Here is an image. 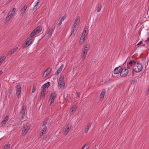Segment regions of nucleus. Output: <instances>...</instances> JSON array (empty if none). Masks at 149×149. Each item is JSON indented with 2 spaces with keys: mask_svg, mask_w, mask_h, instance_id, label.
I'll list each match as a JSON object with an SVG mask.
<instances>
[{
  "mask_svg": "<svg viewBox=\"0 0 149 149\" xmlns=\"http://www.w3.org/2000/svg\"><path fill=\"white\" fill-rule=\"evenodd\" d=\"M15 8H13L11 10L6 17V20L5 21V23L6 24L9 22L10 20V19L12 18L13 15L15 14Z\"/></svg>",
  "mask_w": 149,
  "mask_h": 149,
  "instance_id": "nucleus-1",
  "label": "nucleus"
},
{
  "mask_svg": "<svg viewBox=\"0 0 149 149\" xmlns=\"http://www.w3.org/2000/svg\"><path fill=\"white\" fill-rule=\"evenodd\" d=\"M65 84L64 77L63 76H61L58 82L59 89L61 90L63 89Z\"/></svg>",
  "mask_w": 149,
  "mask_h": 149,
  "instance_id": "nucleus-2",
  "label": "nucleus"
},
{
  "mask_svg": "<svg viewBox=\"0 0 149 149\" xmlns=\"http://www.w3.org/2000/svg\"><path fill=\"white\" fill-rule=\"evenodd\" d=\"M142 66L141 64L136 63L134 66L133 67V70L136 72H140L142 69Z\"/></svg>",
  "mask_w": 149,
  "mask_h": 149,
  "instance_id": "nucleus-3",
  "label": "nucleus"
},
{
  "mask_svg": "<svg viewBox=\"0 0 149 149\" xmlns=\"http://www.w3.org/2000/svg\"><path fill=\"white\" fill-rule=\"evenodd\" d=\"M30 124L28 123L25 124L23 128L22 134L24 135H26L30 129Z\"/></svg>",
  "mask_w": 149,
  "mask_h": 149,
  "instance_id": "nucleus-4",
  "label": "nucleus"
},
{
  "mask_svg": "<svg viewBox=\"0 0 149 149\" xmlns=\"http://www.w3.org/2000/svg\"><path fill=\"white\" fill-rule=\"evenodd\" d=\"M128 73V70L125 68L123 69L120 73V75L122 77H125L127 75Z\"/></svg>",
  "mask_w": 149,
  "mask_h": 149,
  "instance_id": "nucleus-5",
  "label": "nucleus"
},
{
  "mask_svg": "<svg viewBox=\"0 0 149 149\" xmlns=\"http://www.w3.org/2000/svg\"><path fill=\"white\" fill-rule=\"evenodd\" d=\"M21 86L19 84H17V92L16 94L17 96L19 97L21 95Z\"/></svg>",
  "mask_w": 149,
  "mask_h": 149,
  "instance_id": "nucleus-6",
  "label": "nucleus"
},
{
  "mask_svg": "<svg viewBox=\"0 0 149 149\" xmlns=\"http://www.w3.org/2000/svg\"><path fill=\"white\" fill-rule=\"evenodd\" d=\"M56 95V92L54 91L51 93L50 96V101L51 102H53L54 101V100L55 98Z\"/></svg>",
  "mask_w": 149,
  "mask_h": 149,
  "instance_id": "nucleus-7",
  "label": "nucleus"
},
{
  "mask_svg": "<svg viewBox=\"0 0 149 149\" xmlns=\"http://www.w3.org/2000/svg\"><path fill=\"white\" fill-rule=\"evenodd\" d=\"M32 42V40L30 38H28L26 41L25 45H24L23 47L24 48L26 47L27 46H29Z\"/></svg>",
  "mask_w": 149,
  "mask_h": 149,
  "instance_id": "nucleus-8",
  "label": "nucleus"
},
{
  "mask_svg": "<svg viewBox=\"0 0 149 149\" xmlns=\"http://www.w3.org/2000/svg\"><path fill=\"white\" fill-rule=\"evenodd\" d=\"M26 107L25 105H23L22 109L21 111L20 114H21V117L23 118L24 116L25 115V110L26 109Z\"/></svg>",
  "mask_w": 149,
  "mask_h": 149,
  "instance_id": "nucleus-9",
  "label": "nucleus"
},
{
  "mask_svg": "<svg viewBox=\"0 0 149 149\" xmlns=\"http://www.w3.org/2000/svg\"><path fill=\"white\" fill-rule=\"evenodd\" d=\"M77 105L74 104L73 105L70 111V112L71 115H72L74 114V113L76 110V108H77Z\"/></svg>",
  "mask_w": 149,
  "mask_h": 149,
  "instance_id": "nucleus-10",
  "label": "nucleus"
},
{
  "mask_svg": "<svg viewBox=\"0 0 149 149\" xmlns=\"http://www.w3.org/2000/svg\"><path fill=\"white\" fill-rule=\"evenodd\" d=\"M85 34L84 33H82L81 37L79 43L80 44H82L85 41Z\"/></svg>",
  "mask_w": 149,
  "mask_h": 149,
  "instance_id": "nucleus-11",
  "label": "nucleus"
},
{
  "mask_svg": "<svg viewBox=\"0 0 149 149\" xmlns=\"http://www.w3.org/2000/svg\"><path fill=\"white\" fill-rule=\"evenodd\" d=\"M79 27L78 25H76L74 24L72 26V33L74 32L75 33L77 31L78 28Z\"/></svg>",
  "mask_w": 149,
  "mask_h": 149,
  "instance_id": "nucleus-12",
  "label": "nucleus"
},
{
  "mask_svg": "<svg viewBox=\"0 0 149 149\" xmlns=\"http://www.w3.org/2000/svg\"><path fill=\"white\" fill-rule=\"evenodd\" d=\"M121 67L120 66L116 68L114 70L113 73L114 74H118L120 72V70H121Z\"/></svg>",
  "mask_w": 149,
  "mask_h": 149,
  "instance_id": "nucleus-13",
  "label": "nucleus"
},
{
  "mask_svg": "<svg viewBox=\"0 0 149 149\" xmlns=\"http://www.w3.org/2000/svg\"><path fill=\"white\" fill-rule=\"evenodd\" d=\"M71 128V127L69 124H68L66 128L65 129L64 132V134L66 135L68 134V132L69 131L70 129Z\"/></svg>",
  "mask_w": 149,
  "mask_h": 149,
  "instance_id": "nucleus-14",
  "label": "nucleus"
},
{
  "mask_svg": "<svg viewBox=\"0 0 149 149\" xmlns=\"http://www.w3.org/2000/svg\"><path fill=\"white\" fill-rule=\"evenodd\" d=\"M18 49V47H16L8 52V55H10L13 54L14 52H15Z\"/></svg>",
  "mask_w": 149,
  "mask_h": 149,
  "instance_id": "nucleus-15",
  "label": "nucleus"
},
{
  "mask_svg": "<svg viewBox=\"0 0 149 149\" xmlns=\"http://www.w3.org/2000/svg\"><path fill=\"white\" fill-rule=\"evenodd\" d=\"M80 17L79 16L77 15L74 24L79 25V24L80 22Z\"/></svg>",
  "mask_w": 149,
  "mask_h": 149,
  "instance_id": "nucleus-16",
  "label": "nucleus"
},
{
  "mask_svg": "<svg viewBox=\"0 0 149 149\" xmlns=\"http://www.w3.org/2000/svg\"><path fill=\"white\" fill-rule=\"evenodd\" d=\"M102 8V6L101 4L100 3H99L97 6L96 9L95 10L97 11V13H98L101 10Z\"/></svg>",
  "mask_w": 149,
  "mask_h": 149,
  "instance_id": "nucleus-17",
  "label": "nucleus"
},
{
  "mask_svg": "<svg viewBox=\"0 0 149 149\" xmlns=\"http://www.w3.org/2000/svg\"><path fill=\"white\" fill-rule=\"evenodd\" d=\"M106 93V90L105 89H103L102 90V91L101 92L100 95V98L101 99H102L104 98V95Z\"/></svg>",
  "mask_w": 149,
  "mask_h": 149,
  "instance_id": "nucleus-18",
  "label": "nucleus"
},
{
  "mask_svg": "<svg viewBox=\"0 0 149 149\" xmlns=\"http://www.w3.org/2000/svg\"><path fill=\"white\" fill-rule=\"evenodd\" d=\"M136 61L134 60H132L128 62V63H127L128 65H129L130 66H133V67L134 66V65H135V64H136Z\"/></svg>",
  "mask_w": 149,
  "mask_h": 149,
  "instance_id": "nucleus-19",
  "label": "nucleus"
},
{
  "mask_svg": "<svg viewBox=\"0 0 149 149\" xmlns=\"http://www.w3.org/2000/svg\"><path fill=\"white\" fill-rule=\"evenodd\" d=\"M27 8V6H25L21 10L20 13V14L21 15H23V14L25 13V10Z\"/></svg>",
  "mask_w": 149,
  "mask_h": 149,
  "instance_id": "nucleus-20",
  "label": "nucleus"
},
{
  "mask_svg": "<svg viewBox=\"0 0 149 149\" xmlns=\"http://www.w3.org/2000/svg\"><path fill=\"white\" fill-rule=\"evenodd\" d=\"M55 28V27L53 29L52 27H51L49 28V31L48 32V34L50 36H51L52 34V32L53 31L54 29Z\"/></svg>",
  "mask_w": 149,
  "mask_h": 149,
  "instance_id": "nucleus-21",
  "label": "nucleus"
},
{
  "mask_svg": "<svg viewBox=\"0 0 149 149\" xmlns=\"http://www.w3.org/2000/svg\"><path fill=\"white\" fill-rule=\"evenodd\" d=\"M91 125V123H89L87 124L86 128L85 130V132L86 133L88 132V130L89 128L90 127Z\"/></svg>",
  "mask_w": 149,
  "mask_h": 149,
  "instance_id": "nucleus-22",
  "label": "nucleus"
},
{
  "mask_svg": "<svg viewBox=\"0 0 149 149\" xmlns=\"http://www.w3.org/2000/svg\"><path fill=\"white\" fill-rule=\"evenodd\" d=\"M65 17L64 16H63L61 18L60 21H59L58 23L57 24L58 26L60 25L61 24L62 22L65 19Z\"/></svg>",
  "mask_w": 149,
  "mask_h": 149,
  "instance_id": "nucleus-23",
  "label": "nucleus"
},
{
  "mask_svg": "<svg viewBox=\"0 0 149 149\" xmlns=\"http://www.w3.org/2000/svg\"><path fill=\"white\" fill-rule=\"evenodd\" d=\"M41 0H38L36 2V5L34 7L33 9H35L37 8V6L39 5V3L41 1Z\"/></svg>",
  "mask_w": 149,
  "mask_h": 149,
  "instance_id": "nucleus-24",
  "label": "nucleus"
},
{
  "mask_svg": "<svg viewBox=\"0 0 149 149\" xmlns=\"http://www.w3.org/2000/svg\"><path fill=\"white\" fill-rule=\"evenodd\" d=\"M34 30L36 32V33H37V34L41 32L39 26L36 27L35 29H34Z\"/></svg>",
  "mask_w": 149,
  "mask_h": 149,
  "instance_id": "nucleus-25",
  "label": "nucleus"
},
{
  "mask_svg": "<svg viewBox=\"0 0 149 149\" xmlns=\"http://www.w3.org/2000/svg\"><path fill=\"white\" fill-rule=\"evenodd\" d=\"M50 84V83L49 82H48L43 85V87L45 88H48Z\"/></svg>",
  "mask_w": 149,
  "mask_h": 149,
  "instance_id": "nucleus-26",
  "label": "nucleus"
},
{
  "mask_svg": "<svg viewBox=\"0 0 149 149\" xmlns=\"http://www.w3.org/2000/svg\"><path fill=\"white\" fill-rule=\"evenodd\" d=\"M37 34V33H36V32L34 30L31 33V34L30 35V37H32L35 36V35H36Z\"/></svg>",
  "mask_w": 149,
  "mask_h": 149,
  "instance_id": "nucleus-27",
  "label": "nucleus"
},
{
  "mask_svg": "<svg viewBox=\"0 0 149 149\" xmlns=\"http://www.w3.org/2000/svg\"><path fill=\"white\" fill-rule=\"evenodd\" d=\"M49 69V68H47L44 72L43 75H45V76L46 77L47 75H48L49 73V72H48V70Z\"/></svg>",
  "mask_w": 149,
  "mask_h": 149,
  "instance_id": "nucleus-28",
  "label": "nucleus"
},
{
  "mask_svg": "<svg viewBox=\"0 0 149 149\" xmlns=\"http://www.w3.org/2000/svg\"><path fill=\"white\" fill-rule=\"evenodd\" d=\"M48 119L47 118L45 119L44 120L42 123V126H45V125H46L47 123Z\"/></svg>",
  "mask_w": 149,
  "mask_h": 149,
  "instance_id": "nucleus-29",
  "label": "nucleus"
},
{
  "mask_svg": "<svg viewBox=\"0 0 149 149\" xmlns=\"http://www.w3.org/2000/svg\"><path fill=\"white\" fill-rule=\"evenodd\" d=\"M10 145L9 143H8L4 146V148L5 149H8L10 147Z\"/></svg>",
  "mask_w": 149,
  "mask_h": 149,
  "instance_id": "nucleus-30",
  "label": "nucleus"
},
{
  "mask_svg": "<svg viewBox=\"0 0 149 149\" xmlns=\"http://www.w3.org/2000/svg\"><path fill=\"white\" fill-rule=\"evenodd\" d=\"M45 94L44 93H41L40 96V99H43L45 97Z\"/></svg>",
  "mask_w": 149,
  "mask_h": 149,
  "instance_id": "nucleus-31",
  "label": "nucleus"
},
{
  "mask_svg": "<svg viewBox=\"0 0 149 149\" xmlns=\"http://www.w3.org/2000/svg\"><path fill=\"white\" fill-rule=\"evenodd\" d=\"M64 66V65L63 64H62L58 68V70L60 71L61 72L62 70L63 69V67Z\"/></svg>",
  "mask_w": 149,
  "mask_h": 149,
  "instance_id": "nucleus-32",
  "label": "nucleus"
},
{
  "mask_svg": "<svg viewBox=\"0 0 149 149\" xmlns=\"http://www.w3.org/2000/svg\"><path fill=\"white\" fill-rule=\"evenodd\" d=\"M81 58L82 59V60H84L85 58L86 55H84V54H81Z\"/></svg>",
  "mask_w": 149,
  "mask_h": 149,
  "instance_id": "nucleus-33",
  "label": "nucleus"
},
{
  "mask_svg": "<svg viewBox=\"0 0 149 149\" xmlns=\"http://www.w3.org/2000/svg\"><path fill=\"white\" fill-rule=\"evenodd\" d=\"M61 72L60 70H59L58 69V70L55 72V75H58Z\"/></svg>",
  "mask_w": 149,
  "mask_h": 149,
  "instance_id": "nucleus-34",
  "label": "nucleus"
},
{
  "mask_svg": "<svg viewBox=\"0 0 149 149\" xmlns=\"http://www.w3.org/2000/svg\"><path fill=\"white\" fill-rule=\"evenodd\" d=\"M8 118L9 116H6L3 120H5V121L7 122V121L8 120Z\"/></svg>",
  "mask_w": 149,
  "mask_h": 149,
  "instance_id": "nucleus-35",
  "label": "nucleus"
},
{
  "mask_svg": "<svg viewBox=\"0 0 149 149\" xmlns=\"http://www.w3.org/2000/svg\"><path fill=\"white\" fill-rule=\"evenodd\" d=\"M86 50H84L82 52V54L86 55L87 54V52H86Z\"/></svg>",
  "mask_w": 149,
  "mask_h": 149,
  "instance_id": "nucleus-36",
  "label": "nucleus"
},
{
  "mask_svg": "<svg viewBox=\"0 0 149 149\" xmlns=\"http://www.w3.org/2000/svg\"><path fill=\"white\" fill-rule=\"evenodd\" d=\"M47 129V127L46 126H44L43 128L42 129V131L45 132Z\"/></svg>",
  "mask_w": 149,
  "mask_h": 149,
  "instance_id": "nucleus-37",
  "label": "nucleus"
},
{
  "mask_svg": "<svg viewBox=\"0 0 149 149\" xmlns=\"http://www.w3.org/2000/svg\"><path fill=\"white\" fill-rule=\"evenodd\" d=\"M45 133V132L41 131V132L40 133V136H43Z\"/></svg>",
  "mask_w": 149,
  "mask_h": 149,
  "instance_id": "nucleus-38",
  "label": "nucleus"
},
{
  "mask_svg": "<svg viewBox=\"0 0 149 149\" xmlns=\"http://www.w3.org/2000/svg\"><path fill=\"white\" fill-rule=\"evenodd\" d=\"M45 92H46V89H45V88H43V89H42V91L41 92V93H44L45 94Z\"/></svg>",
  "mask_w": 149,
  "mask_h": 149,
  "instance_id": "nucleus-39",
  "label": "nucleus"
},
{
  "mask_svg": "<svg viewBox=\"0 0 149 149\" xmlns=\"http://www.w3.org/2000/svg\"><path fill=\"white\" fill-rule=\"evenodd\" d=\"M87 45H86V46L85 47L84 49V50H86V52H87L89 49V48L87 46Z\"/></svg>",
  "mask_w": 149,
  "mask_h": 149,
  "instance_id": "nucleus-40",
  "label": "nucleus"
},
{
  "mask_svg": "<svg viewBox=\"0 0 149 149\" xmlns=\"http://www.w3.org/2000/svg\"><path fill=\"white\" fill-rule=\"evenodd\" d=\"M6 122L5 121V120H3L1 122V124H3L4 125H5V124H6Z\"/></svg>",
  "mask_w": 149,
  "mask_h": 149,
  "instance_id": "nucleus-41",
  "label": "nucleus"
},
{
  "mask_svg": "<svg viewBox=\"0 0 149 149\" xmlns=\"http://www.w3.org/2000/svg\"><path fill=\"white\" fill-rule=\"evenodd\" d=\"M77 96L78 97H80V93H77Z\"/></svg>",
  "mask_w": 149,
  "mask_h": 149,
  "instance_id": "nucleus-42",
  "label": "nucleus"
},
{
  "mask_svg": "<svg viewBox=\"0 0 149 149\" xmlns=\"http://www.w3.org/2000/svg\"><path fill=\"white\" fill-rule=\"evenodd\" d=\"M8 92L10 93H12V90L10 89H9Z\"/></svg>",
  "mask_w": 149,
  "mask_h": 149,
  "instance_id": "nucleus-43",
  "label": "nucleus"
},
{
  "mask_svg": "<svg viewBox=\"0 0 149 149\" xmlns=\"http://www.w3.org/2000/svg\"><path fill=\"white\" fill-rule=\"evenodd\" d=\"M146 42H149V37L147 39V40H146Z\"/></svg>",
  "mask_w": 149,
  "mask_h": 149,
  "instance_id": "nucleus-44",
  "label": "nucleus"
},
{
  "mask_svg": "<svg viewBox=\"0 0 149 149\" xmlns=\"http://www.w3.org/2000/svg\"><path fill=\"white\" fill-rule=\"evenodd\" d=\"M142 41H141L140 42H139L137 45H140L142 43Z\"/></svg>",
  "mask_w": 149,
  "mask_h": 149,
  "instance_id": "nucleus-45",
  "label": "nucleus"
},
{
  "mask_svg": "<svg viewBox=\"0 0 149 149\" xmlns=\"http://www.w3.org/2000/svg\"><path fill=\"white\" fill-rule=\"evenodd\" d=\"M35 91V88H34V87H33V90H32V92L33 93H34V92Z\"/></svg>",
  "mask_w": 149,
  "mask_h": 149,
  "instance_id": "nucleus-46",
  "label": "nucleus"
},
{
  "mask_svg": "<svg viewBox=\"0 0 149 149\" xmlns=\"http://www.w3.org/2000/svg\"><path fill=\"white\" fill-rule=\"evenodd\" d=\"M3 73V72L1 70L0 71V75H1Z\"/></svg>",
  "mask_w": 149,
  "mask_h": 149,
  "instance_id": "nucleus-47",
  "label": "nucleus"
},
{
  "mask_svg": "<svg viewBox=\"0 0 149 149\" xmlns=\"http://www.w3.org/2000/svg\"><path fill=\"white\" fill-rule=\"evenodd\" d=\"M85 145H84V146L82 147V148L81 149H84V148H85Z\"/></svg>",
  "mask_w": 149,
  "mask_h": 149,
  "instance_id": "nucleus-48",
  "label": "nucleus"
},
{
  "mask_svg": "<svg viewBox=\"0 0 149 149\" xmlns=\"http://www.w3.org/2000/svg\"><path fill=\"white\" fill-rule=\"evenodd\" d=\"M86 30H84V31H83L82 33H84V34H85V33H86Z\"/></svg>",
  "mask_w": 149,
  "mask_h": 149,
  "instance_id": "nucleus-49",
  "label": "nucleus"
},
{
  "mask_svg": "<svg viewBox=\"0 0 149 149\" xmlns=\"http://www.w3.org/2000/svg\"><path fill=\"white\" fill-rule=\"evenodd\" d=\"M88 143H86L84 145H85V146H88Z\"/></svg>",
  "mask_w": 149,
  "mask_h": 149,
  "instance_id": "nucleus-50",
  "label": "nucleus"
},
{
  "mask_svg": "<svg viewBox=\"0 0 149 149\" xmlns=\"http://www.w3.org/2000/svg\"><path fill=\"white\" fill-rule=\"evenodd\" d=\"M9 1V3H10V1H12V0H8Z\"/></svg>",
  "mask_w": 149,
  "mask_h": 149,
  "instance_id": "nucleus-51",
  "label": "nucleus"
},
{
  "mask_svg": "<svg viewBox=\"0 0 149 149\" xmlns=\"http://www.w3.org/2000/svg\"><path fill=\"white\" fill-rule=\"evenodd\" d=\"M5 10H4V11H3V13H5Z\"/></svg>",
  "mask_w": 149,
  "mask_h": 149,
  "instance_id": "nucleus-52",
  "label": "nucleus"
},
{
  "mask_svg": "<svg viewBox=\"0 0 149 149\" xmlns=\"http://www.w3.org/2000/svg\"><path fill=\"white\" fill-rule=\"evenodd\" d=\"M89 148V147H88V148H87L86 149H88V148Z\"/></svg>",
  "mask_w": 149,
  "mask_h": 149,
  "instance_id": "nucleus-53",
  "label": "nucleus"
},
{
  "mask_svg": "<svg viewBox=\"0 0 149 149\" xmlns=\"http://www.w3.org/2000/svg\"><path fill=\"white\" fill-rule=\"evenodd\" d=\"M95 149H97V148H95Z\"/></svg>",
  "mask_w": 149,
  "mask_h": 149,
  "instance_id": "nucleus-54",
  "label": "nucleus"
}]
</instances>
